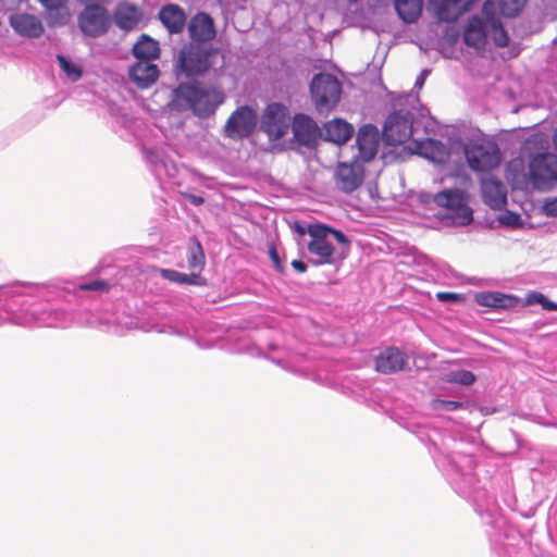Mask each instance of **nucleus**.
<instances>
[{"mask_svg": "<svg viewBox=\"0 0 557 557\" xmlns=\"http://www.w3.org/2000/svg\"><path fill=\"white\" fill-rule=\"evenodd\" d=\"M127 248H119L107 253L101 258L94 272L100 277L85 282H73L64 280H51L42 283H33L26 281H13L7 285L21 284L23 286H35L38 294L25 297L21 304V311L24 309L27 313H33V319L28 323H17L12 319L13 313L2 305L4 299L0 298V326L7 322L20 326H44V327H66L71 322V314L66 305H76L87 292L98 294L108 293L112 287L128 286L127 280L133 273L128 265H122L125 261Z\"/></svg>", "mask_w": 557, "mask_h": 557, "instance_id": "nucleus-1", "label": "nucleus"}, {"mask_svg": "<svg viewBox=\"0 0 557 557\" xmlns=\"http://www.w3.org/2000/svg\"><path fill=\"white\" fill-rule=\"evenodd\" d=\"M411 432L428 448L434 465L459 496L478 507H488L494 503L487 488L490 476L479 475L473 458L475 435L432 424H414Z\"/></svg>", "mask_w": 557, "mask_h": 557, "instance_id": "nucleus-2", "label": "nucleus"}, {"mask_svg": "<svg viewBox=\"0 0 557 557\" xmlns=\"http://www.w3.org/2000/svg\"><path fill=\"white\" fill-rule=\"evenodd\" d=\"M225 100V92L212 84L200 79L180 81L171 89L168 107L172 112H188L199 120H209Z\"/></svg>", "mask_w": 557, "mask_h": 557, "instance_id": "nucleus-3", "label": "nucleus"}, {"mask_svg": "<svg viewBox=\"0 0 557 557\" xmlns=\"http://www.w3.org/2000/svg\"><path fill=\"white\" fill-rule=\"evenodd\" d=\"M220 49L214 45H194L186 42L173 60V74L180 82L199 79L213 69Z\"/></svg>", "mask_w": 557, "mask_h": 557, "instance_id": "nucleus-4", "label": "nucleus"}, {"mask_svg": "<svg viewBox=\"0 0 557 557\" xmlns=\"http://www.w3.org/2000/svg\"><path fill=\"white\" fill-rule=\"evenodd\" d=\"M453 145L462 149L468 166L475 173H490L502 162V154L495 140L486 138L483 133L478 138L451 137Z\"/></svg>", "mask_w": 557, "mask_h": 557, "instance_id": "nucleus-5", "label": "nucleus"}, {"mask_svg": "<svg viewBox=\"0 0 557 557\" xmlns=\"http://www.w3.org/2000/svg\"><path fill=\"white\" fill-rule=\"evenodd\" d=\"M311 102L315 110L322 114L334 110L341 101L343 85L332 73L318 72L309 83Z\"/></svg>", "mask_w": 557, "mask_h": 557, "instance_id": "nucleus-6", "label": "nucleus"}, {"mask_svg": "<svg viewBox=\"0 0 557 557\" xmlns=\"http://www.w3.org/2000/svg\"><path fill=\"white\" fill-rule=\"evenodd\" d=\"M468 193L460 188H446L433 195V202L446 209L443 219L455 226H468L473 221V210L468 205Z\"/></svg>", "mask_w": 557, "mask_h": 557, "instance_id": "nucleus-7", "label": "nucleus"}, {"mask_svg": "<svg viewBox=\"0 0 557 557\" xmlns=\"http://www.w3.org/2000/svg\"><path fill=\"white\" fill-rule=\"evenodd\" d=\"M529 180L539 191H548L557 184V156L547 149L529 152Z\"/></svg>", "mask_w": 557, "mask_h": 557, "instance_id": "nucleus-8", "label": "nucleus"}, {"mask_svg": "<svg viewBox=\"0 0 557 557\" xmlns=\"http://www.w3.org/2000/svg\"><path fill=\"white\" fill-rule=\"evenodd\" d=\"M414 115L407 109H394L384 122L382 141L396 146L408 141L413 134Z\"/></svg>", "mask_w": 557, "mask_h": 557, "instance_id": "nucleus-9", "label": "nucleus"}, {"mask_svg": "<svg viewBox=\"0 0 557 557\" xmlns=\"http://www.w3.org/2000/svg\"><path fill=\"white\" fill-rule=\"evenodd\" d=\"M293 116L289 108L280 101L265 106L260 117L259 128L272 140L283 138L292 127Z\"/></svg>", "mask_w": 557, "mask_h": 557, "instance_id": "nucleus-10", "label": "nucleus"}, {"mask_svg": "<svg viewBox=\"0 0 557 557\" xmlns=\"http://www.w3.org/2000/svg\"><path fill=\"white\" fill-rule=\"evenodd\" d=\"M111 27V13L107 7H83L77 14V28L85 38L97 39L103 37Z\"/></svg>", "mask_w": 557, "mask_h": 557, "instance_id": "nucleus-11", "label": "nucleus"}, {"mask_svg": "<svg viewBox=\"0 0 557 557\" xmlns=\"http://www.w3.org/2000/svg\"><path fill=\"white\" fill-rule=\"evenodd\" d=\"M292 143L298 148H306L309 151L317 150L320 141H323V129L317 121L305 112H297L292 121Z\"/></svg>", "mask_w": 557, "mask_h": 557, "instance_id": "nucleus-12", "label": "nucleus"}, {"mask_svg": "<svg viewBox=\"0 0 557 557\" xmlns=\"http://www.w3.org/2000/svg\"><path fill=\"white\" fill-rule=\"evenodd\" d=\"M258 121L256 109L248 104L239 106L227 119L224 135L234 140L248 138L255 133Z\"/></svg>", "mask_w": 557, "mask_h": 557, "instance_id": "nucleus-13", "label": "nucleus"}, {"mask_svg": "<svg viewBox=\"0 0 557 557\" xmlns=\"http://www.w3.org/2000/svg\"><path fill=\"white\" fill-rule=\"evenodd\" d=\"M39 287L33 286H23L21 284L13 285H0V298L4 299L2 305L9 310V312H13L12 319L17 323H28L32 321L33 313H27L24 309L21 311V304L25 301V297H32L34 295H38ZM39 295H41L39 293Z\"/></svg>", "mask_w": 557, "mask_h": 557, "instance_id": "nucleus-14", "label": "nucleus"}, {"mask_svg": "<svg viewBox=\"0 0 557 557\" xmlns=\"http://www.w3.org/2000/svg\"><path fill=\"white\" fill-rule=\"evenodd\" d=\"M363 163L356 157L350 162H338L334 176L339 190L345 194H351L363 184Z\"/></svg>", "mask_w": 557, "mask_h": 557, "instance_id": "nucleus-15", "label": "nucleus"}, {"mask_svg": "<svg viewBox=\"0 0 557 557\" xmlns=\"http://www.w3.org/2000/svg\"><path fill=\"white\" fill-rule=\"evenodd\" d=\"M187 30L188 42L194 45H213L211 41L216 36L214 20L205 11H199L190 17Z\"/></svg>", "mask_w": 557, "mask_h": 557, "instance_id": "nucleus-16", "label": "nucleus"}, {"mask_svg": "<svg viewBox=\"0 0 557 557\" xmlns=\"http://www.w3.org/2000/svg\"><path fill=\"white\" fill-rule=\"evenodd\" d=\"M381 138L382 134L374 124L367 123L360 126L356 136L358 154L355 157L367 163L373 161L379 152Z\"/></svg>", "mask_w": 557, "mask_h": 557, "instance_id": "nucleus-17", "label": "nucleus"}, {"mask_svg": "<svg viewBox=\"0 0 557 557\" xmlns=\"http://www.w3.org/2000/svg\"><path fill=\"white\" fill-rule=\"evenodd\" d=\"M315 235L310 239L307 245L308 251L318 257V259H310L309 262L314 267L323 264L334 265L339 261L336 248L327 239L321 228L312 231Z\"/></svg>", "mask_w": 557, "mask_h": 557, "instance_id": "nucleus-18", "label": "nucleus"}, {"mask_svg": "<svg viewBox=\"0 0 557 557\" xmlns=\"http://www.w3.org/2000/svg\"><path fill=\"white\" fill-rule=\"evenodd\" d=\"M111 18L112 25L115 24L119 29L129 33L138 28L144 18V12L136 3L121 0L116 3Z\"/></svg>", "mask_w": 557, "mask_h": 557, "instance_id": "nucleus-19", "label": "nucleus"}, {"mask_svg": "<svg viewBox=\"0 0 557 557\" xmlns=\"http://www.w3.org/2000/svg\"><path fill=\"white\" fill-rule=\"evenodd\" d=\"M488 37V26L483 23L479 14L468 17L462 29V41L468 48L476 52L485 50Z\"/></svg>", "mask_w": 557, "mask_h": 557, "instance_id": "nucleus-20", "label": "nucleus"}, {"mask_svg": "<svg viewBox=\"0 0 557 557\" xmlns=\"http://www.w3.org/2000/svg\"><path fill=\"white\" fill-rule=\"evenodd\" d=\"M248 352L255 357H263L282 368H285L293 358V349L281 338L270 341L265 349L260 346H252Z\"/></svg>", "mask_w": 557, "mask_h": 557, "instance_id": "nucleus-21", "label": "nucleus"}, {"mask_svg": "<svg viewBox=\"0 0 557 557\" xmlns=\"http://www.w3.org/2000/svg\"><path fill=\"white\" fill-rule=\"evenodd\" d=\"M474 302L478 306L499 311L520 307L521 298L513 294L484 290L474 294Z\"/></svg>", "mask_w": 557, "mask_h": 557, "instance_id": "nucleus-22", "label": "nucleus"}, {"mask_svg": "<svg viewBox=\"0 0 557 557\" xmlns=\"http://www.w3.org/2000/svg\"><path fill=\"white\" fill-rule=\"evenodd\" d=\"M407 361L408 357L404 351L398 347L388 346L374 357V369L383 374H392L403 371Z\"/></svg>", "mask_w": 557, "mask_h": 557, "instance_id": "nucleus-23", "label": "nucleus"}, {"mask_svg": "<svg viewBox=\"0 0 557 557\" xmlns=\"http://www.w3.org/2000/svg\"><path fill=\"white\" fill-rule=\"evenodd\" d=\"M9 24L18 36L25 38L37 39L45 33L40 18L26 12L12 13Z\"/></svg>", "mask_w": 557, "mask_h": 557, "instance_id": "nucleus-24", "label": "nucleus"}, {"mask_svg": "<svg viewBox=\"0 0 557 557\" xmlns=\"http://www.w3.org/2000/svg\"><path fill=\"white\" fill-rule=\"evenodd\" d=\"M481 195L483 202L492 210H503L507 205V194L499 178L488 176L481 180Z\"/></svg>", "mask_w": 557, "mask_h": 557, "instance_id": "nucleus-25", "label": "nucleus"}, {"mask_svg": "<svg viewBox=\"0 0 557 557\" xmlns=\"http://www.w3.org/2000/svg\"><path fill=\"white\" fill-rule=\"evenodd\" d=\"M158 20L171 35L182 34L187 24V14L177 3H165L158 12Z\"/></svg>", "mask_w": 557, "mask_h": 557, "instance_id": "nucleus-26", "label": "nucleus"}, {"mask_svg": "<svg viewBox=\"0 0 557 557\" xmlns=\"http://www.w3.org/2000/svg\"><path fill=\"white\" fill-rule=\"evenodd\" d=\"M416 152L436 164H445L450 158L448 146L433 137L416 140Z\"/></svg>", "mask_w": 557, "mask_h": 557, "instance_id": "nucleus-27", "label": "nucleus"}, {"mask_svg": "<svg viewBox=\"0 0 557 557\" xmlns=\"http://www.w3.org/2000/svg\"><path fill=\"white\" fill-rule=\"evenodd\" d=\"M160 76V69L153 62L138 61L128 69V77L140 89H147L157 83Z\"/></svg>", "mask_w": 557, "mask_h": 557, "instance_id": "nucleus-28", "label": "nucleus"}, {"mask_svg": "<svg viewBox=\"0 0 557 557\" xmlns=\"http://www.w3.org/2000/svg\"><path fill=\"white\" fill-rule=\"evenodd\" d=\"M323 141L337 145L346 144L355 134L352 124L342 117H335L323 124Z\"/></svg>", "mask_w": 557, "mask_h": 557, "instance_id": "nucleus-29", "label": "nucleus"}, {"mask_svg": "<svg viewBox=\"0 0 557 557\" xmlns=\"http://www.w3.org/2000/svg\"><path fill=\"white\" fill-rule=\"evenodd\" d=\"M459 0H428L426 8L432 12L438 23H453L458 20V14L454 12ZM476 0H469L463 10H471Z\"/></svg>", "mask_w": 557, "mask_h": 557, "instance_id": "nucleus-30", "label": "nucleus"}, {"mask_svg": "<svg viewBox=\"0 0 557 557\" xmlns=\"http://www.w3.org/2000/svg\"><path fill=\"white\" fill-rule=\"evenodd\" d=\"M133 57L138 61L153 62L160 59L161 48L157 39L148 34H141L132 49Z\"/></svg>", "mask_w": 557, "mask_h": 557, "instance_id": "nucleus-31", "label": "nucleus"}, {"mask_svg": "<svg viewBox=\"0 0 557 557\" xmlns=\"http://www.w3.org/2000/svg\"><path fill=\"white\" fill-rule=\"evenodd\" d=\"M398 17L406 24L417 23L421 16L423 0H392Z\"/></svg>", "mask_w": 557, "mask_h": 557, "instance_id": "nucleus-32", "label": "nucleus"}, {"mask_svg": "<svg viewBox=\"0 0 557 557\" xmlns=\"http://www.w3.org/2000/svg\"><path fill=\"white\" fill-rule=\"evenodd\" d=\"M161 277L178 285L207 286L208 280L198 272L184 273L174 269H161Z\"/></svg>", "mask_w": 557, "mask_h": 557, "instance_id": "nucleus-33", "label": "nucleus"}, {"mask_svg": "<svg viewBox=\"0 0 557 557\" xmlns=\"http://www.w3.org/2000/svg\"><path fill=\"white\" fill-rule=\"evenodd\" d=\"M462 37L460 28L453 23H446L442 29V35L438 41V51L446 59H457L453 53H448L447 49L454 48Z\"/></svg>", "mask_w": 557, "mask_h": 557, "instance_id": "nucleus-34", "label": "nucleus"}, {"mask_svg": "<svg viewBox=\"0 0 557 557\" xmlns=\"http://www.w3.org/2000/svg\"><path fill=\"white\" fill-rule=\"evenodd\" d=\"M186 258L189 271L201 274L206 265V255L200 240L196 236L189 237Z\"/></svg>", "mask_w": 557, "mask_h": 557, "instance_id": "nucleus-35", "label": "nucleus"}, {"mask_svg": "<svg viewBox=\"0 0 557 557\" xmlns=\"http://www.w3.org/2000/svg\"><path fill=\"white\" fill-rule=\"evenodd\" d=\"M506 178L511 183L512 188H522L530 183L529 171H525L523 159L516 158L507 163Z\"/></svg>", "mask_w": 557, "mask_h": 557, "instance_id": "nucleus-36", "label": "nucleus"}, {"mask_svg": "<svg viewBox=\"0 0 557 557\" xmlns=\"http://www.w3.org/2000/svg\"><path fill=\"white\" fill-rule=\"evenodd\" d=\"M55 60L61 72L72 83L78 82L84 76L83 65L79 62L73 60L71 57L63 53H58L55 55Z\"/></svg>", "mask_w": 557, "mask_h": 557, "instance_id": "nucleus-37", "label": "nucleus"}, {"mask_svg": "<svg viewBox=\"0 0 557 557\" xmlns=\"http://www.w3.org/2000/svg\"><path fill=\"white\" fill-rule=\"evenodd\" d=\"M321 230L325 234L327 239L330 237H333L335 242L341 246V250L339 252H337L339 261L346 259L350 250V238L342 230L333 227L332 225L326 223L321 224Z\"/></svg>", "mask_w": 557, "mask_h": 557, "instance_id": "nucleus-38", "label": "nucleus"}, {"mask_svg": "<svg viewBox=\"0 0 557 557\" xmlns=\"http://www.w3.org/2000/svg\"><path fill=\"white\" fill-rule=\"evenodd\" d=\"M488 22V35L491 36L493 44L497 48L508 47L510 42V36L508 30L505 28L502 20L493 18L492 16H490Z\"/></svg>", "mask_w": 557, "mask_h": 557, "instance_id": "nucleus-39", "label": "nucleus"}, {"mask_svg": "<svg viewBox=\"0 0 557 557\" xmlns=\"http://www.w3.org/2000/svg\"><path fill=\"white\" fill-rule=\"evenodd\" d=\"M527 306H541L543 310L548 312L557 311V302L536 290L529 292L525 298L521 299L520 307L523 308Z\"/></svg>", "mask_w": 557, "mask_h": 557, "instance_id": "nucleus-40", "label": "nucleus"}, {"mask_svg": "<svg viewBox=\"0 0 557 557\" xmlns=\"http://www.w3.org/2000/svg\"><path fill=\"white\" fill-rule=\"evenodd\" d=\"M133 126L134 119L125 111H119V113H116V119L111 123L112 131L125 140L132 136Z\"/></svg>", "mask_w": 557, "mask_h": 557, "instance_id": "nucleus-41", "label": "nucleus"}, {"mask_svg": "<svg viewBox=\"0 0 557 557\" xmlns=\"http://www.w3.org/2000/svg\"><path fill=\"white\" fill-rule=\"evenodd\" d=\"M447 382L463 386H470L476 381V375L466 369L450 370L447 374Z\"/></svg>", "mask_w": 557, "mask_h": 557, "instance_id": "nucleus-42", "label": "nucleus"}, {"mask_svg": "<svg viewBox=\"0 0 557 557\" xmlns=\"http://www.w3.org/2000/svg\"><path fill=\"white\" fill-rule=\"evenodd\" d=\"M525 0H498V9L504 17H516L522 11Z\"/></svg>", "mask_w": 557, "mask_h": 557, "instance_id": "nucleus-43", "label": "nucleus"}, {"mask_svg": "<svg viewBox=\"0 0 557 557\" xmlns=\"http://www.w3.org/2000/svg\"><path fill=\"white\" fill-rule=\"evenodd\" d=\"M471 404L462 400H450L436 398L433 400V408L437 411H456L460 409H469Z\"/></svg>", "mask_w": 557, "mask_h": 557, "instance_id": "nucleus-44", "label": "nucleus"}, {"mask_svg": "<svg viewBox=\"0 0 557 557\" xmlns=\"http://www.w3.org/2000/svg\"><path fill=\"white\" fill-rule=\"evenodd\" d=\"M47 12L46 22L50 28L65 26L70 21V14L65 7H63V9Z\"/></svg>", "mask_w": 557, "mask_h": 557, "instance_id": "nucleus-45", "label": "nucleus"}, {"mask_svg": "<svg viewBox=\"0 0 557 557\" xmlns=\"http://www.w3.org/2000/svg\"><path fill=\"white\" fill-rule=\"evenodd\" d=\"M166 156L161 154L159 151L148 149L145 152V159L151 166V170L156 177H160V169L164 168V159Z\"/></svg>", "mask_w": 557, "mask_h": 557, "instance_id": "nucleus-46", "label": "nucleus"}, {"mask_svg": "<svg viewBox=\"0 0 557 557\" xmlns=\"http://www.w3.org/2000/svg\"><path fill=\"white\" fill-rule=\"evenodd\" d=\"M497 222L499 226L506 227H520L523 223L520 213L511 210H506L504 213L497 216Z\"/></svg>", "mask_w": 557, "mask_h": 557, "instance_id": "nucleus-47", "label": "nucleus"}, {"mask_svg": "<svg viewBox=\"0 0 557 557\" xmlns=\"http://www.w3.org/2000/svg\"><path fill=\"white\" fill-rule=\"evenodd\" d=\"M182 171V168L171 160L170 158L165 157L164 159V168L160 169V176L164 174L168 178L172 180L175 184H181L178 181L180 173Z\"/></svg>", "mask_w": 557, "mask_h": 557, "instance_id": "nucleus-48", "label": "nucleus"}, {"mask_svg": "<svg viewBox=\"0 0 557 557\" xmlns=\"http://www.w3.org/2000/svg\"><path fill=\"white\" fill-rule=\"evenodd\" d=\"M322 222L308 223L305 221L296 220L293 224V230L296 234L304 236L308 234L312 238L315 234L312 232L314 228H321Z\"/></svg>", "mask_w": 557, "mask_h": 557, "instance_id": "nucleus-49", "label": "nucleus"}, {"mask_svg": "<svg viewBox=\"0 0 557 557\" xmlns=\"http://www.w3.org/2000/svg\"><path fill=\"white\" fill-rule=\"evenodd\" d=\"M436 299L442 304L450 305H463L466 302V296L455 292H438L436 293Z\"/></svg>", "mask_w": 557, "mask_h": 557, "instance_id": "nucleus-50", "label": "nucleus"}, {"mask_svg": "<svg viewBox=\"0 0 557 557\" xmlns=\"http://www.w3.org/2000/svg\"><path fill=\"white\" fill-rule=\"evenodd\" d=\"M268 255L273 264L274 270L280 274H285L286 267L284 260L281 258L278 249L274 244L269 245Z\"/></svg>", "mask_w": 557, "mask_h": 557, "instance_id": "nucleus-51", "label": "nucleus"}, {"mask_svg": "<svg viewBox=\"0 0 557 557\" xmlns=\"http://www.w3.org/2000/svg\"><path fill=\"white\" fill-rule=\"evenodd\" d=\"M480 16L483 20V23L487 26H490V16H492L493 18H500L496 12L495 3L492 0H485L483 2Z\"/></svg>", "mask_w": 557, "mask_h": 557, "instance_id": "nucleus-52", "label": "nucleus"}, {"mask_svg": "<svg viewBox=\"0 0 557 557\" xmlns=\"http://www.w3.org/2000/svg\"><path fill=\"white\" fill-rule=\"evenodd\" d=\"M542 209L547 216L557 218V197L546 199Z\"/></svg>", "mask_w": 557, "mask_h": 557, "instance_id": "nucleus-53", "label": "nucleus"}, {"mask_svg": "<svg viewBox=\"0 0 557 557\" xmlns=\"http://www.w3.org/2000/svg\"><path fill=\"white\" fill-rule=\"evenodd\" d=\"M67 0H38V2L47 10H59L65 7Z\"/></svg>", "mask_w": 557, "mask_h": 557, "instance_id": "nucleus-54", "label": "nucleus"}, {"mask_svg": "<svg viewBox=\"0 0 557 557\" xmlns=\"http://www.w3.org/2000/svg\"><path fill=\"white\" fill-rule=\"evenodd\" d=\"M430 74H431V69H423V70H421V72L419 73V75L416 78L413 88L414 89H422L424 84H425V81H426V78H428V76Z\"/></svg>", "mask_w": 557, "mask_h": 557, "instance_id": "nucleus-55", "label": "nucleus"}, {"mask_svg": "<svg viewBox=\"0 0 557 557\" xmlns=\"http://www.w3.org/2000/svg\"><path fill=\"white\" fill-rule=\"evenodd\" d=\"M290 265L298 273H305L308 269L307 263L300 259L293 260Z\"/></svg>", "mask_w": 557, "mask_h": 557, "instance_id": "nucleus-56", "label": "nucleus"}, {"mask_svg": "<svg viewBox=\"0 0 557 557\" xmlns=\"http://www.w3.org/2000/svg\"><path fill=\"white\" fill-rule=\"evenodd\" d=\"M77 2L83 5H100V7H107V4L110 2V0H77Z\"/></svg>", "mask_w": 557, "mask_h": 557, "instance_id": "nucleus-57", "label": "nucleus"}, {"mask_svg": "<svg viewBox=\"0 0 557 557\" xmlns=\"http://www.w3.org/2000/svg\"><path fill=\"white\" fill-rule=\"evenodd\" d=\"M186 198L193 206H201L205 202V198L196 194H188Z\"/></svg>", "mask_w": 557, "mask_h": 557, "instance_id": "nucleus-58", "label": "nucleus"}, {"mask_svg": "<svg viewBox=\"0 0 557 557\" xmlns=\"http://www.w3.org/2000/svg\"><path fill=\"white\" fill-rule=\"evenodd\" d=\"M468 1L469 0H459L458 1V5L455 7V10L454 12H456V14H458V16L462 13H466L468 12L469 10H463V5H468Z\"/></svg>", "mask_w": 557, "mask_h": 557, "instance_id": "nucleus-59", "label": "nucleus"}, {"mask_svg": "<svg viewBox=\"0 0 557 557\" xmlns=\"http://www.w3.org/2000/svg\"><path fill=\"white\" fill-rule=\"evenodd\" d=\"M468 1L469 0H459L458 1V5L455 7V10L454 12H456V14H458V16L462 13H466L468 12L469 10H463V5H468Z\"/></svg>", "mask_w": 557, "mask_h": 557, "instance_id": "nucleus-60", "label": "nucleus"}, {"mask_svg": "<svg viewBox=\"0 0 557 557\" xmlns=\"http://www.w3.org/2000/svg\"><path fill=\"white\" fill-rule=\"evenodd\" d=\"M480 411L482 412V414L488 416L491 413H494L496 411V409L493 407L484 406V407H480Z\"/></svg>", "mask_w": 557, "mask_h": 557, "instance_id": "nucleus-61", "label": "nucleus"}, {"mask_svg": "<svg viewBox=\"0 0 557 557\" xmlns=\"http://www.w3.org/2000/svg\"><path fill=\"white\" fill-rule=\"evenodd\" d=\"M119 111H124V110L117 106H112L109 108V112L113 119H116V113H119Z\"/></svg>", "mask_w": 557, "mask_h": 557, "instance_id": "nucleus-62", "label": "nucleus"}, {"mask_svg": "<svg viewBox=\"0 0 557 557\" xmlns=\"http://www.w3.org/2000/svg\"><path fill=\"white\" fill-rule=\"evenodd\" d=\"M431 198L433 199V196L429 193H421L419 196L421 202H428Z\"/></svg>", "mask_w": 557, "mask_h": 557, "instance_id": "nucleus-63", "label": "nucleus"}, {"mask_svg": "<svg viewBox=\"0 0 557 557\" xmlns=\"http://www.w3.org/2000/svg\"><path fill=\"white\" fill-rule=\"evenodd\" d=\"M553 146L555 150L554 154L557 156V128L555 129L553 135Z\"/></svg>", "mask_w": 557, "mask_h": 557, "instance_id": "nucleus-64", "label": "nucleus"}]
</instances>
